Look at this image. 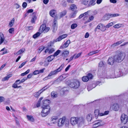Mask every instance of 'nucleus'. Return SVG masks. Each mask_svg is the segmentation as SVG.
Listing matches in <instances>:
<instances>
[{
	"mask_svg": "<svg viewBox=\"0 0 128 128\" xmlns=\"http://www.w3.org/2000/svg\"><path fill=\"white\" fill-rule=\"evenodd\" d=\"M63 76H60L59 77L54 81V82H60L63 80Z\"/></svg>",
	"mask_w": 128,
	"mask_h": 128,
	"instance_id": "38",
	"label": "nucleus"
},
{
	"mask_svg": "<svg viewBox=\"0 0 128 128\" xmlns=\"http://www.w3.org/2000/svg\"><path fill=\"white\" fill-rule=\"evenodd\" d=\"M54 55L53 56L51 55L50 56H48L47 58L46 59L48 60L50 62L52 61L54 58Z\"/></svg>",
	"mask_w": 128,
	"mask_h": 128,
	"instance_id": "34",
	"label": "nucleus"
},
{
	"mask_svg": "<svg viewBox=\"0 0 128 128\" xmlns=\"http://www.w3.org/2000/svg\"><path fill=\"white\" fill-rule=\"evenodd\" d=\"M12 76V74L8 75L3 78L2 80L3 81H5L8 80L10 77Z\"/></svg>",
	"mask_w": 128,
	"mask_h": 128,
	"instance_id": "33",
	"label": "nucleus"
},
{
	"mask_svg": "<svg viewBox=\"0 0 128 128\" xmlns=\"http://www.w3.org/2000/svg\"><path fill=\"white\" fill-rule=\"evenodd\" d=\"M12 88H18L17 84L15 82L12 85Z\"/></svg>",
	"mask_w": 128,
	"mask_h": 128,
	"instance_id": "60",
	"label": "nucleus"
},
{
	"mask_svg": "<svg viewBox=\"0 0 128 128\" xmlns=\"http://www.w3.org/2000/svg\"><path fill=\"white\" fill-rule=\"evenodd\" d=\"M14 28H10L8 30L9 32L11 34H12V32L14 31Z\"/></svg>",
	"mask_w": 128,
	"mask_h": 128,
	"instance_id": "62",
	"label": "nucleus"
},
{
	"mask_svg": "<svg viewBox=\"0 0 128 128\" xmlns=\"http://www.w3.org/2000/svg\"><path fill=\"white\" fill-rule=\"evenodd\" d=\"M104 17L106 20H108L110 18L112 17V14L108 13L105 15Z\"/></svg>",
	"mask_w": 128,
	"mask_h": 128,
	"instance_id": "19",
	"label": "nucleus"
},
{
	"mask_svg": "<svg viewBox=\"0 0 128 128\" xmlns=\"http://www.w3.org/2000/svg\"><path fill=\"white\" fill-rule=\"evenodd\" d=\"M102 26L100 30L102 31H104L106 29V28H107L106 27V26H105L104 24H103V25H102Z\"/></svg>",
	"mask_w": 128,
	"mask_h": 128,
	"instance_id": "50",
	"label": "nucleus"
},
{
	"mask_svg": "<svg viewBox=\"0 0 128 128\" xmlns=\"http://www.w3.org/2000/svg\"><path fill=\"white\" fill-rule=\"evenodd\" d=\"M79 119H80V117H72L70 120V122L72 124V125H74L77 124Z\"/></svg>",
	"mask_w": 128,
	"mask_h": 128,
	"instance_id": "11",
	"label": "nucleus"
},
{
	"mask_svg": "<svg viewBox=\"0 0 128 128\" xmlns=\"http://www.w3.org/2000/svg\"><path fill=\"white\" fill-rule=\"evenodd\" d=\"M42 93V92L40 90L38 92L34 93V95L36 98H38L40 96Z\"/></svg>",
	"mask_w": 128,
	"mask_h": 128,
	"instance_id": "22",
	"label": "nucleus"
},
{
	"mask_svg": "<svg viewBox=\"0 0 128 128\" xmlns=\"http://www.w3.org/2000/svg\"><path fill=\"white\" fill-rule=\"evenodd\" d=\"M60 36L62 39L68 36V35L66 34H63Z\"/></svg>",
	"mask_w": 128,
	"mask_h": 128,
	"instance_id": "63",
	"label": "nucleus"
},
{
	"mask_svg": "<svg viewBox=\"0 0 128 128\" xmlns=\"http://www.w3.org/2000/svg\"><path fill=\"white\" fill-rule=\"evenodd\" d=\"M39 74V70H36L34 71L33 72V74L34 75H36Z\"/></svg>",
	"mask_w": 128,
	"mask_h": 128,
	"instance_id": "61",
	"label": "nucleus"
},
{
	"mask_svg": "<svg viewBox=\"0 0 128 128\" xmlns=\"http://www.w3.org/2000/svg\"><path fill=\"white\" fill-rule=\"evenodd\" d=\"M50 100L46 99L42 101V108H44L45 107H50L49 104L50 103Z\"/></svg>",
	"mask_w": 128,
	"mask_h": 128,
	"instance_id": "9",
	"label": "nucleus"
},
{
	"mask_svg": "<svg viewBox=\"0 0 128 128\" xmlns=\"http://www.w3.org/2000/svg\"><path fill=\"white\" fill-rule=\"evenodd\" d=\"M77 26V24H72L71 26V28L72 29H74L76 28Z\"/></svg>",
	"mask_w": 128,
	"mask_h": 128,
	"instance_id": "51",
	"label": "nucleus"
},
{
	"mask_svg": "<svg viewBox=\"0 0 128 128\" xmlns=\"http://www.w3.org/2000/svg\"><path fill=\"white\" fill-rule=\"evenodd\" d=\"M0 44H1L4 41V37L3 34L2 33H0Z\"/></svg>",
	"mask_w": 128,
	"mask_h": 128,
	"instance_id": "21",
	"label": "nucleus"
},
{
	"mask_svg": "<svg viewBox=\"0 0 128 128\" xmlns=\"http://www.w3.org/2000/svg\"><path fill=\"white\" fill-rule=\"evenodd\" d=\"M26 62H23L19 66L18 68H22V66H23L24 65V64H26Z\"/></svg>",
	"mask_w": 128,
	"mask_h": 128,
	"instance_id": "58",
	"label": "nucleus"
},
{
	"mask_svg": "<svg viewBox=\"0 0 128 128\" xmlns=\"http://www.w3.org/2000/svg\"><path fill=\"white\" fill-rule=\"evenodd\" d=\"M49 87V86H45L43 87L40 90V91L41 92H42L46 90V89H47Z\"/></svg>",
	"mask_w": 128,
	"mask_h": 128,
	"instance_id": "43",
	"label": "nucleus"
},
{
	"mask_svg": "<svg viewBox=\"0 0 128 128\" xmlns=\"http://www.w3.org/2000/svg\"><path fill=\"white\" fill-rule=\"evenodd\" d=\"M54 24L53 25V27L54 29V30L56 29L57 28L56 25L57 24V21L56 20H55V19H54Z\"/></svg>",
	"mask_w": 128,
	"mask_h": 128,
	"instance_id": "44",
	"label": "nucleus"
},
{
	"mask_svg": "<svg viewBox=\"0 0 128 128\" xmlns=\"http://www.w3.org/2000/svg\"><path fill=\"white\" fill-rule=\"evenodd\" d=\"M37 18L36 16L35 15H34L32 17L31 20V22L32 23H33L35 22V21L36 20Z\"/></svg>",
	"mask_w": 128,
	"mask_h": 128,
	"instance_id": "40",
	"label": "nucleus"
},
{
	"mask_svg": "<svg viewBox=\"0 0 128 128\" xmlns=\"http://www.w3.org/2000/svg\"><path fill=\"white\" fill-rule=\"evenodd\" d=\"M89 1V0H83L82 3V4L86 5L88 4Z\"/></svg>",
	"mask_w": 128,
	"mask_h": 128,
	"instance_id": "49",
	"label": "nucleus"
},
{
	"mask_svg": "<svg viewBox=\"0 0 128 128\" xmlns=\"http://www.w3.org/2000/svg\"><path fill=\"white\" fill-rule=\"evenodd\" d=\"M128 73V65L127 66L126 65L124 67L123 72H122L121 73L120 71L119 72H115V73H114L115 74H113V75H112L111 77L112 78H116L120 77V76L126 75Z\"/></svg>",
	"mask_w": 128,
	"mask_h": 128,
	"instance_id": "2",
	"label": "nucleus"
},
{
	"mask_svg": "<svg viewBox=\"0 0 128 128\" xmlns=\"http://www.w3.org/2000/svg\"><path fill=\"white\" fill-rule=\"evenodd\" d=\"M110 77H109L110 78H112L111 77L112 76V75H113V74H114V73H115V72L114 70L110 72Z\"/></svg>",
	"mask_w": 128,
	"mask_h": 128,
	"instance_id": "54",
	"label": "nucleus"
},
{
	"mask_svg": "<svg viewBox=\"0 0 128 128\" xmlns=\"http://www.w3.org/2000/svg\"><path fill=\"white\" fill-rule=\"evenodd\" d=\"M70 8L74 12L75 11H77L76 10L77 9L76 6L74 4H72L71 5L70 7Z\"/></svg>",
	"mask_w": 128,
	"mask_h": 128,
	"instance_id": "23",
	"label": "nucleus"
},
{
	"mask_svg": "<svg viewBox=\"0 0 128 128\" xmlns=\"http://www.w3.org/2000/svg\"><path fill=\"white\" fill-rule=\"evenodd\" d=\"M14 20H15L14 18H13L12 19L10 22L9 23V25L10 26V27H11L12 26L14 23Z\"/></svg>",
	"mask_w": 128,
	"mask_h": 128,
	"instance_id": "39",
	"label": "nucleus"
},
{
	"mask_svg": "<svg viewBox=\"0 0 128 128\" xmlns=\"http://www.w3.org/2000/svg\"><path fill=\"white\" fill-rule=\"evenodd\" d=\"M22 6L23 8H25L27 6V4L26 2H24L23 3Z\"/></svg>",
	"mask_w": 128,
	"mask_h": 128,
	"instance_id": "57",
	"label": "nucleus"
},
{
	"mask_svg": "<svg viewBox=\"0 0 128 128\" xmlns=\"http://www.w3.org/2000/svg\"><path fill=\"white\" fill-rule=\"evenodd\" d=\"M95 1L94 0H90V1L89 4H88V6H94L96 4Z\"/></svg>",
	"mask_w": 128,
	"mask_h": 128,
	"instance_id": "24",
	"label": "nucleus"
},
{
	"mask_svg": "<svg viewBox=\"0 0 128 128\" xmlns=\"http://www.w3.org/2000/svg\"><path fill=\"white\" fill-rule=\"evenodd\" d=\"M25 49H22L20 50L19 51H18L16 53H14V54H17L18 55L20 54H21L24 51Z\"/></svg>",
	"mask_w": 128,
	"mask_h": 128,
	"instance_id": "31",
	"label": "nucleus"
},
{
	"mask_svg": "<svg viewBox=\"0 0 128 128\" xmlns=\"http://www.w3.org/2000/svg\"><path fill=\"white\" fill-rule=\"evenodd\" d=\"M40 31V32H38L33 36V38L35 39L39 36L42 34Z\"/></svg>",
	"mask_w": 128,
	"mask_h": 128,
	"instance_id": "26",
	"label": "nucleus"
},
{
	"mask_svg": "<svg viewBox=\"0 0 128 128\" xmlns=\"http://www.w3.org/2000/svg\"><path fill=\"white\" fill-rule=\"evenodd\" d=\"M99 111L98 109L96 110L94 112V114L96 118H97L99 116Z\"/></svg>",
	"mask_w": 128,
	"mask_h": 128,
	"instance_id": "27",
	"label": "nucleus"
},
{
	"mask_svg": "<svg viewBox=\"0 0 128 128\" xmlns=\"http://www.w3.org/2000/svg\"><path fill=\"white\" fill-rule=\"evenodd\" d=\"M58 118L57 116H52L51 118V120L52 121L53 123H55L56 120Z\"/></svg>",
	"mask_w": 128,
	"mask_h": 128,
	"instance_id": "35",
	"label": "nucleus"
},
{
	"mask_svg": "<svg viewBox=\"0 0 128 128\" xmlns=\"http://www.w3.org/2000/svg\"><path fill=\"white\" fill-rule=\"evenodd\" d=\"M113 24V23L112 22H111L110 23H108L107 24L106 26V27L108 28H109L111 26H112Z\"/></svg>",
	"mask_w": 128,
	"mask_h": 128,
	"instance_id": "53",
	"label": "nucleus"
},
{
	"mask_svg": "<svg viewBox=\"0 0 128 128\" xmlns=\"http://www.w3.org/2000/svg\"><path fill=\"white\" fill-rule=\"evenodd\" d=\"M5 100L4 98L2 96H0V103L3 102Z\"/></svg>",
	"mask_w": 128,
	"mask_h": 128,
	"instance_id": "56",
	"label": "nucleus"
},
{
	"mask_svg": "<svg viewBox=\"0 0 128 128\" xmlns=\"http://www.w3.org/2000/svg\"><path fill=\"white\" fill-rule=\"evenodd\" d=\"M50 62L47 60L46 59L44 61V66H47L49 64V62Z\"/></svg>",
	"mask_w": 128,
	"mask_h": 128,
	"instance_id": "45",
	"label": "nucleus"
},
{
	"mask_svg": "<svg viewBox=\"0 0 128 128\" xmlns=\"http://www.w3.org/2000/svg\"><path fill=\"white\" fill-rule=\"evenodd\" d=\"M111 108L113 110L116 111H118L120 108L119 105L116 103L114 104L111 106Z\"/></svg>",
	"mask_w": 128,
	"mask_h": 128,
	"instance_id": "12",
	"label": "nucleus"
},
{
	"mask_svg": "<svg viewBox=\"0 0 128 128\" xmlns=\"http://www.w3.org/2000/svg\"><path fill=\"white\" fill-rule=\"evenodd\" d=\"M80 82H79L77 80L71 82L70 84V86L72 88H78L80 86Z\"/></svg>",
	"mask_w": 128,
	"mask_h": 128,
	"instance_id": "8",
	"label": "nucleus"
},
{
	"mask_svg": "<svg viewBox=\"0 0 128 128\" xmlns=\"http://www.w3.org/2000/svg\"><path fill=\"white\" fill-rule=\"evenodd\" d=\"M96 86L95 84H93L92 85H88L87 86V89L88 91H89L93 88H94Z\"/></svg>",
	"mask_w": 128,
	"mask_h": 128,
	"instance_id": "18",
	"label": "nucleus"
},
{
	"mask_svg": "<svg viewBox=\"0 0 128 128\" xmlns=\"http://www.w3.org/2000/svg\"><path fill=\"white\" fill-rule=\"evenodd\" d=\"M125 54L123 52H121L116 54L114 56L115 61L117 62H121L124 59L125 56Z\"/></svg>",
	"mask_w": 128,
	"mask_h": 128,
	"instance_id": "3",
	"label": "nucleus"
},
{
	"mask_svg": "<svg viewBox=\"0 0 128 128\" xmlns=\"http://www.w3.org/2000/svg\"><path fill=\"white\" fill-rule=\"evenodd\" d=\"M102 121L101 120L96 121L95 122H96L94 124V125H97V126H96V127L102 126L104 124V123H102Z\"/></svg>",
	"mask_w": 128,
	"mask_h": 128,
	"instance_id": "16",
	"label": "nucleus"
},
{
	"mask_svg": "<svg viewBox=\"0 0 128 128\" xmlns=\"http://www.w3.org/2000/svg\"><path fill=\"white\" fill-rule=\"evenodd\" d=\"M77 13V11H75L72 13L71 14H70L69 17L70 18H74L76 16V14Z\"/></svg>",
	"mask_w": 128,
	"mask_h": 128,
	"instance_id": "32",
	"label": "nucleus"
},
{
	"mask_svg": "<svg viewBox=\"0 0 128 128\" xmlns=\"http://www.w3.org/2000/svg\"><path fill=\"white\" fill-rule=\"evenodd\" d=\"M51 96L52 98H56L58 96V94L56 92L53 91L51 93Z\"/></svg>",
	"mask_w": 128,
	"mask_h": 128,
	"instance_id": "25",
	"label": "nucleus"
},
{
	"mask_svg": "<svg viewBox=\"0 0 128 128\" xmlns=\"http://www.w3.org/2000/svg\"><path fill=\"white\" fill-rule=\"evenodd\" d=\"M70 43V40H68L64 44L62 45L60 47V49H63L68 47Z\"/></svg>",
	"mask_w": 128,
	"mask_h": 128,
	"instance_id": "13",
	"label": "nucleus"
},
{
	"mask_svg": "<svg viewBox=\"0 0 128 128\" xmlns=\"http://www.w3.org/2000/svg\"><path fill=\"white\" fill-rule=\"evenodd\" d=\"M69 52V51L67 50H64L63 51L61 55L63 57L64 59H65L67 57L68 55Z\"/></svg>",
	"mask_w": 128,
	"mask_h": 128,
	"instance_id": "15",
	"label": "nucleus"
},
{
	"mask_svg": "<svg viewBox=\"0 0 128 128\" xmlns=\"http://www.w3.org/2000/svg\"><path fill=\"white\" fill-rule=\"evenodd\" d=\"M78 128H83L85 126V120L82 117H80L78 120Z\"/></svg>",
	"mask_w": 128,
	"mask_h": 128,
	"instance_id": "4",
	"label": "nucleus"
},
{
	"mask_svg": "<svg viewBox=\"0 0 128 128\" xmlns=\"http://www.w3.org/2000/svg\"><path fill=\"white\" fill-rule=\"evenodd\" d=\"M103 25V24H98L96 28L94 30V31L96 32V31L97 29L100 30L101 29V28L102 26Z\"/></svg>",
	"mask_w": 128,
	"mask_h": 128,
	"instance_id": "30",
	"label": "nucleus"
},
{
	"mask_svg": "<svg viewBox=\"0 0 128 128\" xmlns=\"http://www.w3.org/2000/svg\"><path fill=\"white\" fill-rule=\"evenodd\" d=\"M68 122L67 120L66 119V118L64 117L59 119L58 122V125L59 126H62L64 124H66Z\"/></svg>",
	"mask_w": 128,
	"mask_h": 128,
	"instance_id": "7",
	"label": "nucleus"
},
{
	"mask_svg": "<svg viewBox=\"0 0 128 128\" xmlns=\"http://www.w3.org/2000/svg\"><path fill=\"white\" fill-rule=\"evenodd\" d=\"M98 50H97L95 51H94L90 52L88 54L90 56H92L93 54H95L96 53H97L98 52Z\"/></svg>",
	"mask_w": 128,
	"mask_h": 128,
	"instance_id": "41",
	"label": "nucleus"
},
{
	"mask_svg": "<svg viewBox=\"0 0 128 128\" xmlns=\"http://www.w3.org/2000/svg\"><path fill=\"white\" fill-rule=\"evenodd\" d=\"M92 115L91 114H88L86 116V118L88 121H90L92 119Z\"/></svg>",
	"mask_w": 128,
	"mask_h": 128,
	"instance_id": "29",
	"label": "nucleus"
},
{
	"mask_svg": "<svg viewBox=\"0 0 128 128\" xmlns=\"http://www.w3.org/2000/svg\"><path fill=\"white\" fill-rule=\"evenodd\" d=\"M50 14L52 17H55L56 15V10H53L50 11Z\"/></svg>",
	"mask_w": 128,
	"mask_h": 128,
	"instance_id": "17",
	"label": "nucleus"
},
{
	"mask_svg": "<svg viewBox=\"0 0 128 128\" xmlns=\"http://www.w3.org/2000/svg\"><path fill=\"white\" fill-rule=\"evenodd\" d=\"M60 52L61 51L60 50H58L54 52V56H57Z\"/></svg>",
	"mask_w": 128,
	"mask_h": 128,
	"instance_id": "48",
	"label": "nucleus"
},
{
	"mask_svg": "<svg viewBox=\"0 0 128 128\" xmlns=\"http://www.w3.org/2000/svg\"><path fill=\"white\" fill-rule=\"evenodd\" d=\"M102 78H109L107 76L105 72V71H104V72H102Z\"/></svg>",
	"mask_w": 128,
	"mask_h": 128,
	"instance_id": "42",
	"label": "nucleus"
},
{
	"mask_svg": "<svg viewBox=\"0 0 128 128\" xmlns=\"http://www.w3.org/2000/svg\"><path fill=\"white\" fill-rule=\"evenodd\" d=\"M121 26L122 24H118L114 25L113 27L115 28H119L121 27Z\"/></svg>",
	"mask_w": 128,
	"mask_h": 128,
	"instance_id": "46",
	"label": "nucleus"
},
{
	"mask_svg": "<svg viewBox=\"0 0 128 128\" xmlns=\"http://www.w3.org/2000/svg\"><path fill=\"white\" fill-rule=\"evenodd\" d=\"M82 79V80L84 82H87L89 80L88 76H84L83 77Z\"/></svg>",
	"mask_w": 128,
	"mask_h": 128,
	"instance_id": "37",
	"label": "nucleus"
},
{
	"mask_svg": "<svg viewBox=\"0 0 128 128\" xmlns=\"http://www.w3.org/2000/svg\"><path fill=\"white\" fill-rule=\"evenodd\" d=\"M50 29L49 27H46V25L45 24H42L40 27L39 30L41 33L44 32V33L48 32Z\"/></svg>",
	"mask_w": 128,
	"mask_h": 128,
	"instance_id": "6",
	"label": "nucleus"
},
{
	"mask_svg": "<svg viewBox=\"0 0 128 128\" xmlns=\"http://www.w3.org/2000/svg\"><path fill=\"white\" fill-rule=\"evenodd\" d=\"M64 64H63L58 69L54 71L50 72L48 76L44 78L43 80H46L48 79H50L52 77L56 75L58 72L61 71L64 67Z\"/></svg>",
	"mask_w": 128,
	"mask_h": 128,
	"instance_id": "1",
	"label": "nucleus"
},
{
	"mask_svg": "<svg viewBox=\"0 0 128 128\" xmlns=\"http://www.w3.org/2000/svg\"><path fill=\"white\" fill-rule=\"evenodd\" d=\"M122 122L124 124H126L127 122L128 116L124 114H122L120 118Z\"/></svg>",
	"mask_w": 128,
	"mask_h": 128,
	"instance_id": "10",
	"label": "nucleus"
},
{
	"mask_svg": "<svg viewBox=\"0 0 128 128\" xmlns=\"http://www.w3.org/2000/svg\"><path fill=\"white\" fill-rule=\"evenodd\" d=\"M26 117L29 120L32 122H34V119L32 116L27 115L26 116Z\"/></svg>",
	"mask_w": 128,
	"mask_h": 128,
	"instance_id": "28",
	"label": "nucleus"
},
{
	"mask_svg": "<svg viewBox=\"0 0 128 128\" xmlns=\"http://www.w3.org/2000/svg\"><path fill=\"white\" fill-rule=\"evenodd\" d=\"M62 39V38H61V36H60L56 40V42L60 41Z\"/></svg>",
	"mask_w": 128,
	"mask_h": 128,
	"instance_id": "59",
	"label": "nucleus"
},
{
	"mask_svg": "<svg viewBox=\"0 0 128 128\" xmlns=\"http://www.w3.org/2000/svg\"><path fill=\"white\" fill-rule=\"evenodd\" d=\"M44 47L43 46H42L38 48V53H40L44 49Z\"/></svg>",
	"mask_w": 128,
	"mask_h": 128,
	"instance_id": "52",
	"label": "nucleus"
},
{
	"mask_svg": "<svg viewBox=\"0 0 128 128\" xmlns=\"http://www.w3.org/2000/svg\"><path fill=\"white\" fill-rule=\"evenodd\" d=\"M105 62L104 61H102L99 63L98 66L100 68L104 67L105 66Z\"/></svg>",
	"mask_w": 128,
	"mask_h": 128,
	"instance_id": "20",
	"label": "nucleus"
},
{
	"mask_svg": "<svg viewBox=\"0 0 128 128\" xmlns=\"http://www.w3.org/2000/svg\"><path fill=\"white\" fill-rule=\"evenodd\" d=\"M66 12L65 10H64L60 13V18H62L63 16H65L66 14Z\"/></svg>",
	"mask_w": 128,
	"mask_h": 128,
	"instance_id": "36",
	"label": "nucleus"
},
{
	"mask_svg": "<svg viewBox=\"0 0 128 128\" xmlns=\"http://www.w3.org/2000/svg\"><path fill=\"white\" fill-rule=\"evenodd\" d=\"M88 76V78L89 80L90 79H92V77H93L92 75L90 73H88L87 76Z\"/></svg>",
	"mask_w": 128,
	"mask_h": 128,
	"instance_id": "47",
	"label": "nucleus"
},
{
	"mask_svg": "<svg viewBox=\"0 0 128 128\" xmlns=\"http://www.w3.org/2000/svg\"><path fill=\"white\" fill-rule=\"evenodd\" d=\"M16 83L17 84H19L22 83L20 80H18L16 81Z\"/></svg>",
	"mask_w": 128,
	"mask_h": 128,
	"instance_id": "64",
	"label": "nucleus"
},
{
	"mask_svg": "<svg viewBox=\"0 0 128 128\" xmlns=\"http://www.w3.org/2000/svg\"><path fill=\"white\" fill-rule=\"evenodd\" d=\"M43 108L42 111L41 115L42 117H45L50 112V107H45L42 108Z\"/></svg>",
	"mask_w": 128,
	"mask_h": 128,
	"instance_id": "5",
	"label": "nucleus"
},
{
	"mask_svg": "<svg viewBox=\"0 0 128 128\" xmlns=\"http://www.w3.org/2000/svg\"><path fill=\"white\" fill-rule=\"evenodd\" d=\"M115 61V60L114 58L110 57L108 60V64H109L112 65L113 64Z\"/></svg>",
	"mask_w": 128,
	"mask_h": 128,
	"instance_id": "14",
	"label": "nucleus"
},
{
	"mask_svg": "<svg viewBox=\"0 0 128 128\" xmlns=\"http://www.w3.org/2000/svg\"><path fill=\"white\" fill-rule=\"evenodd\" d=\"M54 51V50L53 48H49V50L48 52V53L50 54L52 53Z\"/></svg>",
	"mask_w": 128,
	"mask_h": 128,
	"instance_id": "55",
	"label": "nucleus"
}]
</instances>
